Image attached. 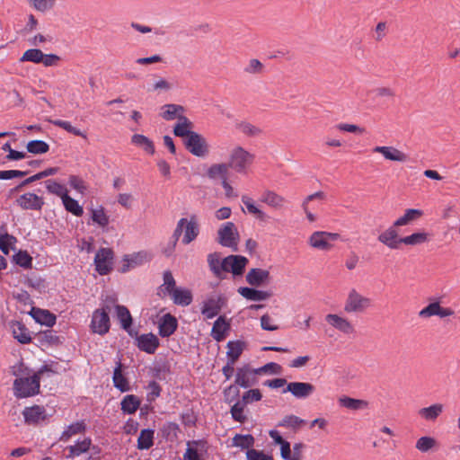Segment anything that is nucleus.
<instances>
[{"mask_svg": "<svg viewBox=\"0 0 460 460\" xmlns=\"http://www.w3.org/2000/svg\"><path fill=\"white\" fill-rule=\"evenodd\" d=\"M51 123L54 126L61 128L65 129L66 132L71 133L75 136L82 137L84 139L87 138V135L85 133H84L79 128L72 126V124L69 121L62 120V119H56V120H52Z\"/></svg>", "mask_w": 460, "mask_h": 460, "instance_id": "obj_54", "label": "nucleus"}, {"mask_svg": "<svg viewBox=\"0 0 460 460\" xmlns=\"http://www.w3.org/2000/svg\"><path fill=\"white\" fill-rule=\"evenodd\" d=\"M109 312L110 307L107 305L106 307L96 309L93 313L91 329L94 333L104 335L109 332L111 327Z\"/></svg>", "mask_w": 460, "mask_h": 460, "instance_id": "obj_8", "label": "nucleus"}, {"mask_svg": "<svg viewBox=\"0 0 460 460\" xmlns=\"http://www.w3.org/2000/svg\"><path fill=\"white\" fill-rule=\"evenodd\" d=\"M43 60V52L38 49H31L26 50L20 58L21 62H32L40 64Z\"/></svg>", "mask_w": 460, "mask_h": 460, "instance_id": "obj_58", "label": "nucleus"}, {"mask_svg": "<svg viewBox=\"0 0 460 460\" xmlns=\"http://www.w3.org/2000/svg\"><path fill=\"white\" fill-rule=\"evenodd\" d=\"M170 296L177 305L187 306L192 302V294L187 288H177Z\"/></svg>", "mask_w": 460, "mask_h": 460, "instance_id": "obj_37", "label": "nucleus"}, {"mask_svg": "<svg viewBox=\"0 0 460 460\" xmlns=\"http://www.w3.org/2000/svg\"><path fill=\"white\" fill-rule=\"evenodd\" d=\"M51 123L54 126L61 128L65 129L66 132L71 133L75 136L82 137L84 139L87 138V135L85 133H84L79 128L72 126V124L69 121L62 120V119H56V120H52Z\"/></svg>", "mask_w": 460, "mask_h": 460, "instance_id": "obj_56", "label": "nucleus"}, {"mask_svg": "<svg viewBox=\"0 0 460 460\" xmlns=\"http://www.w3.org/2000/svg\"><path fill=\"white\" fill-rule=\"evenodd\" d=\"M116 314L121 327L128 333L130 337L137 335V331L131 328L132 316L125 305H117Z\"/></svg>", "mask_w": 460, "mask_h": 460, "instance_id": "obj_23", "label": "nucleus"}, {"mask_svg": "<svg viewBox=\"0 0 460 460\" xmlns=\"http://www.w3.org/2000/svg\"><path fill=\"white\" fill-rule=\"evenodd\" d=\"M63 205L66 211L72 213L75 217H81L84 214L83 207L78 201L71 198L68 194L64 195L62 199Z\"/></svg>", "mask_w": 460, "mask_h": 460, "instance_id": "obj_46", "label": "nucleus"}, {"mask_svg": "<svg viewBox=\"0 0 460 460\" xmlns=\"http://www.w3.org/2000/svg\"><path fill=\"white\" fill-rule=\"evenodd\" d=\"M423 216V211L417 208H408L404 211V214L398 217L394 223V226H404L411 224L414 221L419 220Z\"/></svg>", "mask_w": 460, "mask_h": 460, "instance_id": "obj_31", "label": "nucleus"}, {"mask_svg": "<svg viewBox=\"0 0 460 460\" xmlns=\"http://www.w3.org/2000/svg\"><path fill=\"white\" fill-rule=\"evenodd\" d=\"M160 432L166 441L174 442L179 438V433L181 432L180 426L172 421H167L163 424L160 428Z\"/></svg>", "mask_w": 460, "mask_h": 460, "instance_id": "obj_34", "label": "nucleus"}, {"mask_svg": "<svg viewBox=\"0 0 460 460\" xmlns=\"http://www.w3.org/2000/svg\"><path fill=\"white\" fill-rule=\"evenodd\" d=\"M92 447V438L90 437H86L84 439L76 440L74 445L67 446L66 450L68 452L66 455V458L74 459L75 457L80 456L83 454H85L91 450Z\"/></svg>", "mask_w": 460, "mask_h": 460, "instance_id": "obj_20", "label": "nucleus"}, {"mask_svg": "<svg viewBox=\"0 0 460 460\" xmlns=\"http://www.w3.org/2000/svg\"><path fill=\"white\" fill-rule=\"evenodd\" d=\"M440 303L438 301L429 304L419 312V316L421 318H429L431 316H438Z\"/></svg>", "mask_w": 460, "mask_h": 460, "instance_id": "obj_63", "label": "nucleus"}, {"mask_svg": "<svg viewBox=\"0 0 460 460\" xmlns=\"http://www.w3.org/2000/svg\"><path fill=\"white\" fill-rule=\"evenodd\" d=\"M163 113L162 117L165 120H172L178 119L181 116H184V107L179 104H165L162 107Z\"/></svg>", "mask_w": 460, "mask_h": 460, "instance_id": "obj_43", "label": "nucleus"}, {"mask_svg": "<svg viewBox=\"0 0 460 460\" xmlns=\"http://www.w3.org/2000/svg\"><path fill=\"white\" fill-rule=\"evenodd\" d=\"M178 328V321L175 316L171 314H165L159 321L158 332L163 338L172 335Z\"/></svg>", "mask_w": 460, "mask_h": 460, "instance_id": "obj_18", "label": "nucleus"}, {"mask_svg": "<svg viewBox=\"0 0 460 460\" xmlns=\"http://www.w3.org/2000/svg\"><path fill=\"white\" fill-rule=\"evenodd\" d=\"M154 429H142L137 438V448L140 450H147L151 448L154 446Z\"/></svg>", "mask_w": 460, "mask_h": 460, "instance_id": "obj_44", "label": "nucleus"}, {"mask_svg": "<svg viewBox=\"0 0 460 460\" xmlns=\"http://www.w3.org/2000/svg\"><path fill=\"white\" fill-rule=\"evenodd\" d=\"M254 155L238 146L231 150L227 164L229 169L241 174H246L249 166L253 163Z\"/></svg>", "mask_w": 460, "mask_h": 460, "instance_id": "obj_3", "label": "nucleus"}, {"mask_svg": "<svg viewBox=\"0 0 460 460\" xmlns=\"http://www.w3.org/2000/svg\"><path fill=\"white\" fill-rule=\"evenodd\" d=\"M149 260L150 256L146 252H138L132 255H126L124 257V261H126L127 263L122 265L120 271L123 273L127 272L129 270V268L141 265L145 261H147Z\"/></svg>", "mask_w": 460, "mask_h": 460, "instance_id": "obj_28", "label": "nucleus"}, {"mask_svg": "<svg viewBox=\"0 0 460 460\" xmlns=\"http://www.w3.org/2000/svg\"><path fill=\"white\" fill-rule=\"evenodd\" d=\"M226 348L227 361H230V364H235L246 349V342L242 340L229 341Z\"/></svg>", "mask_w": 460, "mask_h": 460, "instance_id": "obj_25", "label": "nucleus"}, {"mask_svg": "<svg viewBox=\"0 0 460 460\" xmlns=\"http://www.w3.org/2000/svg\"><path fill=\"white\" fill-rule=\"evenodd\" d=\"M218 243L225 246L237 250L239 233L233 222H226L217 231Z\"/></svg>", "mask_w": 460, "mask_h": 460, "instance_id": "obj_6", "label": "nucleus"}, {"mask_svg": "<svg viewBox=\"0 0 460 460\" xmlns=\"http://www.w3.org/2000/svg\"><path fill=\"white\" fill-rule=\"evenodd\" d=\"M141 400L134 394H128L124 396L120 402L121 411L123 413L134 414L140 407Z\"/></svg>", "mask_w": 460, "mask_h": 460, "instance_id": "obj_38", "label": "nucleus"}, {"mask_svg": "<svg viewBox=\"0 0 460 460\" xmlns=\"http://www.w3.org/2000/svg\"><path fill=\"white\" fill-rule=\"evenodd\" d=\"M373 153H379L381 154L385 159L393 161V162H400V163H405L409 160V155L402 151L399 150L398 148L394 146H375L372 149Z\"/></svg>", "mask_w": 460, "mask_h": 460, "instance_id": "obj_15", "label": "nucleus"}, {"mask_svg": "<svg viewBox=\"0 0 460 460\" xmlns=\"http://www.w3.org/2000/svg\"><path fill=\"white\" fill-rule=\"evenodd\" d=\"M325 321L345 334H351L355 331L352 323L348 319L338 314H329L325 316Z\"/></svg>", "mask_w": 460, "mask_h": 460, "instance_id": "obj_21", "label": "nucleus"}, {"mask_svg": "<svg viewBox=\"0 0 460 460\" xmlns=\"http://www.w3.org/2000/svg\"><path fill=\"white\" fill-rule=\"evenodd\" d=\"M45 185H46L47 190L49 193L55 194L58 197H60L61 199H63L64 195L67 194L66 188L64 185L56 181L55 180H47L45 181Z\"/></svg>", "mask_w": 460, "mask_h": 460, "instance_id": "obj_60", "label": "nucleus"}, {"mask_svg": "<svg viewBox=\"0 0 460 460\" xmlns=\"http://www.w3.org/2000/svg\"><path fill=\"white\" fill-rule=\"evenodd\" d=\"M397 227L393 223L392 226L378 235L377 240L392 250L399 249L402 242L400 241L402 237L399 236Z\"/></svg>", "mask_w": 460, "mask_h": 460, "instance_id": "obj_13", "label": "nucleus"}, {"mask_svg": "<svg viewBox=\"0 0 460 460\" xmlns=\"http://www.w3.org/2000/svg\"><path fill=\"white\" fill-rule=\"evenodd\" d=\"M164 283L158 288V295L165 296L171 295L177 288L176 282L170 270H165L163 274Z\"/></svg>", "mask_w": 460, "mask_h": 460, "instance_id": "obj_36", "label": "nucleus"}, {"mask_svg": "<svg viewBox=\"0 0 460 460\" xmlns=\"http://www.w3.org/2000/svg\"><path fill=\"white\" fill-rule=\"evenodd\" d=\"M31 6L39 12L46 13L51 10L57 0H28Z\"/></svg>", "mask_w": 460, "mask_h": 460, "instance_id": "obj_64", "label": "nucleus"}, {"mask_svg": "<svg viewBox=\"0 0 460 460\" xmlns=\"http://www.w3.org/2000/svg\"><path fill=\"white\" fill-rule=\"evenodd\" d=\"M309 243L312 247L323 251L330 250L332 245L329 243L325 231H316L309 238Z\"/></svg>", "mask_w": 460, "mask_h": 460, "instance_id": "obj_32", "label": "nucleus"}, {"mask_svg": "<svg viewBox=\"0 0 460 460\" xmlns=\"http://www.w3.org/2000/svg\"><path fill=\"white\" fill-rule=\"evenodd\" d=\"M192 128V122L186 116H181L173 128V134L176 137H184L185 139L195 132L191 130Z\"/></svg>", "mask_w": 460, "mask_h": 460, "instance_id": "obj_30", "label": "nucleus"}, {"mask_svg": "<svg viewBox=\"0 0 460 460\" xmlns=\"http://www.w3.org/2000/svg\"><path fill=\"white\" fill-rule=\"evenodd\" d=\"M208 263L210 270L213 272L215 277H217L219 279H224L226 278V274H223V269H221L223 260H221L220 253H209L208 255Z\"/></svg>", "mask_w": 460, "mask_h": 460, "instance_id": "obj_35", "label": "nucleus"}, {"mask_svg": "<svg viewBox=\"0 0 460 460\" xmlns=\"http://www.w3.org/2000/svg\"><path fill=\"white\" fill-rule=\"evenodd\" d=\"M113 384L114 386L120 392H128L130 389L128 379L123 376L121 372V363L119 362L118 366L113 372Z\"/></svg>", "mask_w": 460, "mask_h": 460, "instance_id": "obj_45", "label": "nucleus"}, {"mask_svg": "<svg viewBox=\"0 0 460 460\" xmlns=\"http://www.w3.org/2000/svg\"><path fill=\"white\" fill-rule=\"evenodd\" d=\"M339 403L341 406L345 407L349 410H361L367 407V402L359 399H354L348 396H343L339 399Z\"/></svg>", "mask_w": 460, "mask_h": 460, "instance_id": "obj_48", "label": "nucleus"}, {"mask_svg": "<svg viewBox=\"0 0 460 460\" xmlns=\"http://www.w3.org/2000/svg\"><path fill=\"white\" fill-rule=\"evenodd\" d=\"M265 66L257 58H252L243 68V71L249 75H261L264 72Z\"/></svg>", "mask_w": 460, "mask_h": 460, "instance_id": "obj_61", "label": "nucleus"}, {"mask_svg": "<svg viewBox=\"0 0 460 460\" xmlns=\"http://www.w3.org/2000/svg\"><path fill=\"white\" fill-rule=\"evenodd\" d=\"M270 278V271L261 268L251 269L245 277L246 282L252 287H261L269 283Z\"/></svg>", "mask_w": 460, "mask_h": 460, "instance_id": "obj_19", "label": "nucleus"}, {"mask_svg": "<svg viewBox=\"0 0 460 460\" xmlns=\"http://www.w3.org/2000/svg\"><path fill=\"white\" fill-rule=\"evenodd\" d=\"M437 446V440L432 437L424 436L420 438L415 447L421 453H427Z\"/></svg>", "mask_w": 460, "mask_h": 460, "instance_id": "obj_57", "label": "nucleus"}, {"mask_svg": "<svg viewBox=\"0 0 460 460\" xmlns=\"http://www.w3.org/2000/svg\"><path fill=\"white\" fill-rule=\"evenodd\" d=\"M257 375H260L257 368H252L249 364H244L240 367H237L234 384L227 387L226 391L234 392L238 396L239 389L237 386L243 388L252 387L258 383Z\"/></svg>", "mask_w": 460, "mask_h": 460, "instance_id": "obj_2", "label": "nucleus"}, {"mask_svg": "<svg viewBox=\"0 0 460 460\" xmlns=\"http://www.w3.org/2000/svg\"><path fill=\"white\" fill-rule=\"evenodd\" d=\"M234 447H241L242 449H252V447L254 445V438L251 434L241 435L236 434L233 438Z\"/></svg>", "mask_w": 460, "mask_h": 460, "instance_id": "obj_50", "label": "nucleus"}, {"mask_svg": "<svg viewBox=\"0 0 460 460\" xmlns=\"http://www.w3.org/2000/svg\"><path fill=\"white\" fill-rule=\"evenodd\" d=\"M444 406L441 403H435L429 407L419 410V416L427 421H435L443 412Z\"/></svg>", "mask_w": 460, "mask_h": 460, "instance_id": "obj_33", "label": "nucleus"}, {"mask_svg": "<svg viewBox=\"0 0 460 460\" xmlns=\"http://www.w3.org/2000/svg\"><path fill=\"white\" fill-rule=\"evenodd\" d=\"M315 390L311 383L305 382H290L287 385L283 393L289 392L297 399H305L309 397Z\"/></svg>", "mask_w": 460, "mask_h": 460, "instance_id": "obj_14", "label": "nucleus"}, {"mask_svg": "<svg viewBox=\"0 0 460 460\" xmlns=\"http://www.w3.org/2000/svg\"><path fill=\"white\" fill-rule=\"evenodd\" d=\"M199 234V223L197 215H190V218H186V224L183 227L182 243L189 244L194 241Z\"/></svg>", "mask_w": 460, "mask_h": 460, "instance_id": "obj_16", "label": "nucleus"}, {"mask_svg": "<svg viewBox=\"0 0 460 460\" xmlns=\"http://www.w3.org/2000/svg\"><path fill=\"white\" fill-rule=\"evenodd\" d=\"M114 252L110 248H101L95 254V270L100 275H107L112 270Z\"/></svg>", "mask_w": 460, "mask_h": 460, "instance_id": "obj_9", "label": "nucleus"}, {"mask_svg": "<svg viewBox=\"0 0 460 460\" xmlns=\"http://www.w3.org/2000/svg\"><path fill=\"white\" fill-rule=\"evenodd\" d=\"M186 149L193 155L205 157L209 153V145L207 139L198 132H194L183 140Z\"/></svg>", "mask_w": 460, "mask_h": 460, "instance_id": "obj_4", "label": "nucleus"}, {"mask_svg": "<svg viewBox=\"0 0 460 460\" xmlns=\"http://www.w3.org/2000/svg\"><path fill=\"white\" fill-rule=\"evenodd\" d=\"M136 341V346L144 352L154 354L160 345L159 339L152 332L137 335L133 337Z\"/></svg>", "mask_w": 460, "mask_h": 460, "instance_id": "obj_12", "label": "nucleus"}, {"mask_svg": "<svg viewBox=\"0 0 460 460\" xmlns=\"http://www.w3.org/2000/svg\"><path fill=\"white\" fill-rule=\"evenodd\" d=\"M91 218L93 223L97 224L99 226L104 228L110 223L109 216L106 214L103 207H99L98 208H94L91 210Z\"/></svg>", "mask_w": 460, "mask_h": 460, "instance_id": "obj_49", "label": "nucleus"}, {"mask_svg": "<svg viewBox=\"0 0 460 460\" xmlns=\"http://www.w3.org/2000/svg\"><path fill=\"white\" fill-rule=\"evenodd\" d=\"M305 421L296 415H287L278 424L279 427L292 429L297 430Z\"/></svg>", "mask_w": 460, "mask_h": 460, "instance_id": "obj_52", "label": "nucleus"}, {"mask_svg": "<svg viewBox=\"0 0 460 460\" xmlns=\"http://www.w3.org/2000/svg\"><path fill=\"white\" fill-rule=\"evenodd\" d=\"M27 151L34 155H41L49 152V146L43 140H31L26 146Z\"/></svg>", "mask_w": 460, "mask_h": 460, "instance_id": "obj_53", "label": "nucleus"}, {"mask_svg": "<svg viewBox=\"0 0 460 460\" xmlns=\"http://www.w3.org/2000/svg\"><path fill=\"white\" fill-rule=\"evenodd\" d=\"M231 329L230 323L226 321L225 316H219L214 323L211 336L212 338L220 342L224 341Z\"/></svg>", "mask_w": 460, "mask_h": 460, "instance_id": "obj_22", "label": "nucleus"}, {"mask_svg": "<svg viewBox=\"0 0 460 460\" xmlns=\"http://www.w3.org/2000/svg\"><path fill=\"white\" fill-rule=\"evenodd\" d=\"M261 201L273 208H280L285 203V199L272 190H265L261 197Z\"/></svg>", "mask_w": 460, "mask_h": 460, "instance_id": "obj_39", "label": "nucleus"}, {"mask_svg": "<svg viewBox=\"0 0 460 460\" xmlns=\"http://www.w3.org/2000/svg\"><path fill=\"white\" fill-rule=\"evenodd\" d=\"M371 305V299L360 295L356 289H351L344 305V311L348 314L363 313Z\"/></svg>", "mask_w": 460, "mask_h": 460, "instance_id": "obj_5", "label": "nucleus"}, {"mask_svg": "<svg viewBox=\"0 0 460 460\" xmlns=\"http://www.w3.org/2000/svg\"><path fill=\"white\" fill-rule=\"evenodd\" d=\"M246 404L242 401H237L231 408L232 418L238 422L243 423L246 420V416L243 413V410Z\"/></svg>", "mask_w": 460, "mask_h": 460, "instance_id": "obj_62", "label": "nucleus"}, {"mask_svg": "<svg viewBox=\"0 0 460 460\" xmlns=\"http://www.w3.org/2000/svg\"><path fill=\"white\" fill-rule=\"evenodd\" d=\"M31 317L39 323L52 327L56 323V315L48 310L33 307L31 311Z\"/></svg>", "mask_w": 460, "mask_h": 460, "instance_id": "obj_26", "label": "nucleus"}, {"mask_svg": "<svg viewBox=\"0 0 460 460\" xmlns=\"http://www.w3.org/2000/svg\"><path fill=\"white\" fill-rule=\"evenodd\" d=\"M13 337L22 344H28L31 341V337L28 329L21 322H14L12 323Z\"/></svg>", "mask_w": 460, "mask_h": 460, "instance_id": "obj_40", "label": "nucleus"}, {"mask_svg": "<svg viewBox=\"0 0 460 460\" xmlns=\"http://www.w3.org/2000/svg\"><path fill=\"white\" fill-rule=\"evenodd\" d=\"M51 123L54 126L61 128L65 129L66 132L71 133L75 136L82 137L84 139L87 138V135L85 133H84L79 128L72 126V124L69 121L62 120V119H56V120H52Z\"/></svg>", "mask_w": 460, "mask_h": 460, "instance_id": "obj_55", "label": "nucleus"}, {"mask_svg": "<svg viewBox=\"0 0 460 460\" xmlns=\"http://www.w3.org/2000/svg\"><path fill=\"white\" fill-rule=\"evenodd\" d=\"M226 303L227 299L224 295H212L203 301L201 314L207 319H212L220 313L221 309L226 305Z\"/></svg>", "mask_w": 460, "mask_h": 460, "instance_id": "obj_7", "label": "nucleus"}, {"mask_svg": "<svg viewBox=\"0 0 460 460\" xmlns=\"http://www.w3.org/2000/svg\"><path fill=\"white\" fill-rule=\"evenodd\" d=\"M242 202L245 205L250 214L255 216L260 220L266 218V214L254 205L253 200L250 197L243 195L242 197Z\"/></svg>", "mask_w": 460, "mask_h": 460, "instance_id": "obj_59", "label": "nucleus"}, {"mask_svg": "<svg viewBox=\"0 0 460 460\" xmlns=\"http://www.w3.org/2000/svg\"><path fill=\"white\" fill-rule=\"evenodd\" d=\"M47 371H51V368L49 366L44 365L31 376L16 378L13 382L15 396L17 398H26L38 394L40 392V376Z\"/></svg>", "mask_w": 460, "mask_h": 460, "instance_id": "obj_1", "label": "nucleus"}, {"mask_svg": "<svg viewBox=\"0 0 460 460\" xmlns=\"http://www.w3.org/2000/svg\"><path fill=\"white\" fill-rule=\"evenodd\" d=\"M238 293L244 298L251 301H263L271 296V294L268 291L259 290L248 287L239 288Z\"/></svg>", "mask_w": 460, "mask_h": 460, "instance_id": "obj_29", "label": "nucleus"}, {"mask_svg": "<svg viewBox=\"0 0 460 460\" xmlns=\"http://www.w3.org/2000/svg\"><path fill=\"white\" fill-rule=\"evenodd\" d=\"M236 128L244 136L249 137H259L262 134L261 128L247 121H241L237 123Z\"/></svg>", "mask_w": 460, "mask_h": 460, "instance_id": "obj_47", "label": "nucleus"}, {"mask_svg": "<svg viewBox=\"0 0 460 460\" xmlns=\"http://www.w3.org/2000/svg\"><path fill=\"white\" fill-rule=\"evenodd\" d=\"M208 444L205 439L190 440L183 454V460H203L208 453Z\"/></svg>", "mask_w": 460, "mask_h": 460, "instance_id": "obj_11", "label": "nucleus"}, {"mask_svg": "<svg viewBox=\"0 0 460 460\" xmlns=\"http://www.w3.org/2000/svg\"><path fill=\"white\" fill-rule=\"evenodd\" d=\"M400 241L405 245H418L429 241V234L425 232L413 233L411 235L402 237Z\"/></svg>", "mask_w": 460, "mask_h": 460, "instance_id": "obj_51", "label": "nucleus"}, {"mask_svg": "<svg viewBox=\"0 0 460 460\" xmlns=\"http://www.w3.org/2000/svg\"><path fill=\"white\" fill-rule=\"evenodd\" d=\"M131 143L137 146L143 148V150L148 155H154L155 152L154 142L144 135H133L131 137Z\"/></svg>", "mask_w": 460, "mask_h": 460, "instance_id": "obj_42", "label": "nucleus"}, {"mask_svg": "<svg viewBox=\"0 0 460 460\" xmlns=\"http://www.w3.org/2000/svg\"><path fill=\"white\" fill-rule=\"evenodd\" d=\"M17 205L22 209L40 210L44 205L41 197L35 193L27 192L16 199Z\"/></svg>", "mask_w": 460, "mask_h": 460, "instance_id": "obj_17", "label": "nucleus"}, {"mask_svg": "<svg viewBox=\"0 0 460 460\" xmlns=\"http://www.w3.org/2000/svg\"><path fill=\"white\" fill-rule=\"evenodd\" d=\"M86 429L87 426L84 420L71 423L62 432L59 441L67 442L73 436L84 434Z\"/></svg>", "mask_w": 460, "mask_h": 460, "instance_id": "obj_27", "label": "nucleus"}, {"mask_svg": "<svg viewBox=\"0 0 460 460\" xmlns=\"http://www.w3.org/2000/svg\"><path fill=\"white\" fill-rule=\"evenodd\" d=\"M24 420L28 424H36L44 420L47 417L46 410L43 406L33 405L26 407L22 411Z\"/></svg>", "mask_w": 460, "mask_h": 460, "instance_id": "obj_24", "label": "nucleus"}, {"mask_svg": "<svg viewBox=\"0 0 460 460\" xmlns=\"http://www.w3.org/2000/svg\"><path fill=\"white\" fill-rule=\"evenodd\" d=\"M229 172V165L227 163L221 164H212L207 171V175L210 179H217L220 178L222 181L224 179H227V174Z\"/></svg>", "mask_w": 460, "mask_h": 460, "instance_id": "obj_41", "label": "nucleus"}, {"mask_svg": "<svg viewBox=\"0 0 460 460\" xmlns=\"http://www.w3.org/2000/svg\"><path fill=\"white\" fill-rule=\"evenodd\" d=\"M248 263V259L242 255H229L223 259V274L232 272L234 276L243 275L245 266Z\"/></svg>", "mask_w": 460, "mask_h": 460, "instance_id": "obj_10", "label": "nucleus"}]
</instances>
